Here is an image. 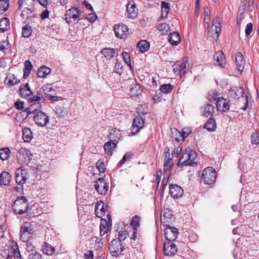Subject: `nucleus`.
Returning a JSON list of instances; mask_svg holds the SVG:
<instances>
[{
	"mask_svg": "<svg viewBox=\"0 0 259 259\" xmlns=\"http://www.w3.org/2000/svg\"><path fill=\"white\" fill-rule=\"evenodd\" d=\"M169 10V4L163 2L161 3V17L163 18H166Z\"/></svg>",
	"mask_w": 259,
	"mask_h": 259,
	"instance_id": "nucleus-43",
	"label": "nucleus"
},
{
	"mask_svg": "<svg viewBox=\"0 0 259 259\" xmlns=\"http://www.w3.org/2000/svg\"><path fill=\"white\" fill-rule=\"evenodd\" d=\"M95 189L100 194H105L108 190V185L103 178H99L94 185Z\"/></svg>",
	"mask_w": 259,
	"mask_h": 259,
	"instance_id": "nucleus-15",
	"label": "nucleus"
},
{
	"mask_svg": "<svg viewBox=\"0 0 259 259\" xmlns=\"http://www.w3.org/2000/svg\"><path fill=\"white\" fill-rule=\"evenodd\" d=\"M235 59L237 69L241 73L244 70L245 63L243 55L241 53L238 52L236 55Z\"/></svg>",
	"mask_w": 259,
	"mask_h": 259,
	"instance_id": "nucleus-24",
	"label": "nucleus"
},
{
	"mask_svg": "<svg viewBox=\"0 0 259 259\" xmlns=\"http://www.w3.org/2000/svg\"><path fill=\"white\" fill-rule=\"evenodd\" d=\"M187 151H188L189 155V157L190 158V161H193L197 157L196 152L195 151L191 150L190 148H187Z\"/></svg>",
	"mask_w": 259,
	"mask_h": 259,
	"instance_id": "nucleus-60",
	"label": "nucleus"
},
{
	"mask_svg": "<svg viewBox=\"0 0 259 259\" xmlns=\"http://www.w3.org/2000/svg\"><path fill=\"white\" fill-rule=\"evenodd\" d=\"M114 72L119 75L123 73V65L121 62H117L114 66Z\"/></svg>",
	"mask_w": 259,
	"mask_h": 259,
	"instance_id": "nucleus-58",
	"label": "nucleus"
},
{
	"mask_svg": "<svg viewBox=\"0 0 259 259\" xmlns=\"http://www.w3.org/2000/svg\"><path fill=\"white\" fill-rule=\"evenodd\" d=\"M13 209L16 214H23L25 213L28 208L27 199L24 196H19L14 201Z\"/></svg>",
	"mask_w": 259,
	"mask_h": 259,
	"instance_id": "nucleus-1",
	"label": "nucleus"
},
{
	"mask_svg": "<svg viewBox=\"0 0 259 259\" xmlns=\"http://www.w3.org/2000/svg\"><path fill=\"white\" fill-rule=\"evenodd\" d=\"M32 11L28 8H25L22 11L21 14V16L24 20V23H29V22L32 21Z\"/></svg>",
	"mask_w": 259,
	"mask_h": 259,
	"instance_id": "nucleus-26",
	"label": "nucleus"
},
{
	"mask_svg": "<svg viewBox=\"0 0 259 259\" xmlns=\"http://www.w3.org/2000/svg\"><path fill=\"white\" fill-rule=\"evenodd\" d=\"M204 128L209 132H213L216 129V122L213 118L210 117L205 123Z\"/></svg>",
	"mask_w": 259,
	"mask_h": 259,
	"instance_id": "nucleus-38",
	"label": "nucleus"
},
{
	"mask_svg": "<svg viewBox=\"0 0 259 259\" xmlns=\"http://www.w3.org/2000/svg\"><path fill=\"white\" fill-rule=\"evenodd\" d=\"M213 60L216 65L224 68L226 64V60L223 51H219L213 56Z\"/></svg>",
	"mask_w": 259,
	"mask_h": 259,
	"instance_id": "nucleus-19",
	"label": "nucleus"
},
{
	"mask_svg": "<svg viewBox=\"0 0 259 259\" xmlns=\"http://www.w3.org/2000/svg\"><path fill=\"white\" fill-rule=\"evenodd\" d=\"M172 166V160H164V172H166L167 171H169Z\"/></svg>",
	"mask_w": 259,
	"mask_h": 259,
	"instance_id": "nucleus-61",
	"label": "nucleus"
},
{
	"mask_svg": "<svg viewBox=\"0 0 259 259\" xmlns=\"http://www.w3.org/2000/svg\"><path fill=\"white\" fill-rule=\"evenodd\" d=\"M230 97L235 100H238L240 98H244L245 99V106L242 108L245 110L248 106V97L244 95V89L242 88L234 87L230 90Z\"/></svg>",
	"mask_w": 259,
	"mask_h": 259,
	"instance_id": "nucleus-8",
	"label": "nucleus"
},
{
	"mask_svg": "<svg viewBox=\"0 0 259 259\" xmlns=\"http://www.w3.org/2000/svg\"><path fill=\"white\" fill-rule=\"evenodd\" d=\"M163 251L165 255L170 256L176 254L178 249L176 244L171 241H167L164 243Z\"/></svg>",
	"mask_w": 259,
	"mask_h": 259,
	"instance_id": "nucleus-14",
	"label": "nucleus"
},
{
	"mask_svg": "<svg viewBox=\"0 0 259 259\" xmlns=\"http://www.w3.org/2000/svg\"><path fill=\"white\" fill-rule=\"evenodd\" d=\"M181 132L176 128H173L171 130V137L175 139L178 142H181Z\"/></svg>",
	"mask_w": 259,
	"mask_h": 259,
	"instance_id": "nucleus-49",
	"label": "nucleus"
},
{
	"mask_svg": "<svg viewBox=\"0 0 259 259\" xmlns=\"http://www.w3.org/2000/svg\"><path fill=\"white\" fill-rule=\"evenodd\" d=\"M96 166L100 173L104 172L105 171V164L103 160H99L96 164Z\"/></svg>",
	"mask_w": 259,
	"mask_h": 259,
	"instance_id": "nucleus-57",
	"label": "nucleus"
},
{
	"mask_svg": "<svg viewBox=\"0 0 259 259\" xmlns=\"http://www.w3.org/2000/svg\"><path fill=\"white\" fill-rule=\"evenodd\" d=\"M32 68V66L31 62L29 60L26 61L24 63V74L23 77L25 79L28 77L30 73Z\"/></svg>",
	"mask_w": 259,
	"mask_h": 259,
	"instance_id": "nucleus-44",
	"label": "nucleus"
},
{
	"mask_svg": "<svg viewBox=\"0 0 259 259\" xmlns=\"http://www.w3.org/2000/svg\"><path fill=\"white\" fill-rule=\"evenodd\" d=\"M22 138L25 142H30L32 139V132L28 127L23 129Z\"/></svg>",
	"mask_w": 259,
	"mask_h": 259,
	"instance_id": "nucleus-36",
	"label": "nucleus"
},
{
	"mask_svg": "<svg viewBox=\"0 0 259 259\" xmlns=\"http://www.w3.org/2000/svg\"><path fill=\"white\" fill-rule=\"evenodd\" d=\"M24 102L23 101L21 102H16L14 104V106L18 110H23L22 113L23 116H25V118H26L29 114H31L32 112L30 111L29 108H25L23 109Z\"/></svg>",
	"mask_w": 259,
	"mask_h": 259,
	"instance_id": "nucleus-34",
	"label": "nucleus"
},
{
	"mask_svg": "<svg viewBox=\"0 0 259 259\" xmlns=\"http://www.w3.org/2000/svg\"><path fill=\"white\" fill-rule=\"evenodd\" d=\"M126 11L128 17L130 18H135L138 14V10L135 3L133 2H130L126 5Z\"/></svg>",
	"mask_w": 259,
	"mask_h": 259,
	"instance_id": "nucleus-23",
	"label": "nucleus"
},
{
	"mask_svg": "<svg viewBox=\"0 0 259 259\" xmlns=\"http://www.w3.org/2000/svg\"><path fill=\"white\" fill-rule=\"evenodd\" d=\"M20 80L18 79L14 74L9 73L8 74L5 80L6 85L13 86L18 84Z\"/></svg>",
	"mask_w": 259,
	"mask_h": 259,
	"instance_id": "nucleus-25",
	"label": "nucleus"
},
{
	"mask_svg": "<svg viewBox=\"0 0 259 259\" xmlns=\"http://www.w3.org/2000/svg\"><path fill=\"white\" fill-rule=\"evenodd\" d=\"M178 230L176 228L167 227L164 230V237L168 241H173L176 239Z\"/></svg>",
	"mask_w": 259,
	"mask_h": 259,
	"instance_id": "nucleus-18",
	"label": "nucleus"
},
{
	"mask_svg": "<svg viewBox=\"0 0 259 259\" xmlns=\"http://www.w3.org/2000/svg\"><path fill=\"white\" fill-rule=\"evenodd\" d=\"M116 147V143L111 141L106 142L104 145V149L105 152L108 154L111 155L113 153V150Z\"/></svg>",
	"mask_w": 259,
	"mask_h": 259,
	"instance_id": "nucleus-30",
	"label": "nucleus"
},
{
	"mask_svg": "<svg viewBox=\"0 0 259 259\" xmlns=\"http://www.w3.org/2000/svg\"><path fill=\"white\" fill-rule=\"evenodd\" d=\"M33 120L36 125L39 126H45L49 121V117L46 113L41 111H33Z\"/></svg>",
	"mask_w": 259,
	"mask_h": 259,
	"instance_id": "nucleus-9",
	"label": "nucleus"
},
{
	"mask_svg": "<svg viewBox=\"0 0 259 259\" xmlns=\"http://www.w3.org/2000/svg\"><path fill=\"white\" fill-rule=\"evenodd\" d=\"M17 160L21 164L28 165L30 163L32 153L30 150L26 148H21L16 155Z\"/></svg>",
	"mask_w": 259,
	"mask_h": 259,
	"instance_id": "nucleus-3",
	"label": "nucleus"
},
{
	"mask_svg": "<svg viewBox=\"0 0 259 259\" xmlns=\"http://www.w3.org/2000/svg\"><path fill=\"white\" fill-rule=\"evenodd\" d=\"M253 29V25L251 23H249L247 24L246 27L245 28V36H248L250 35Z\"/></svg>",
	"mask_w": 259,
	"mask_h": 259,
	"instance_id": "nucleus-64",
	"label": "nucleus"
},
{
	"mask_svg": "<svg viewBox=\"0 0 259 259\" xmlns=\"http://www.w3.org/2000/svg\"><path fill=\"white\" fill-rule=\"evenodd\" d=\"M113 29L116 37L121 39H125L128 37L130 34L129 30L125 24H115Z\"/></svg>",
	"mask_w": 259,
	"mask_h": 259,
	"instance_id": "nucleus-6",
	"label": "nucleus"
},
{
	"mask_svg": "<svg viewBox=\"0 0 259 259\" xmlns=\"http://www.w3.org/2000/svg\"><path fill=\"white\" fill-rule=\"evenodd\" d=\"M141 217L139 215L133 217L130 226L133 230H137L140 226Z\"/></svg>",
	"mask_w": 259,
	"mask_h": 259,
	"instance_id": "nucleus-45",
	"label": "nucleus"
},
{
	"mask_svg": "<svg viewBox=\"0 0 259 259\" xmlns=\"http://www.w3.org/2000/svg\"><path fill=\"white\" fill-rule=\"evenodd\" d=\"M81 15V12L77 8L72 7L68 9L65 14V20L67 23L77 21Z\"/></svg>",
	"mask_w": 259,
	"mask_h": 259,
	"instance_id": "nucleus-10",
	"label": "nucleus"
},
{
	"mask_svg": "<svg viewBox=\"0 0 259 259\" xmlns=\"http://www.w3.org/2000/svg\"><path fill=\"white\" fill-rule=\"evenodd\" d=\"M218 95L216 92H212L211 93H210L208 95V99L210 102H213L218 100Z\"/></svg>",
	"mask_w": 259,
	"mask_h": 259,
	"instance_id": "nucleus-63",
	"label": "nucleus"
},
{
	"mask_svg": "<svg viewBox=\"0 0 259 259\" xmlns=\"http://www.w3.org/2000/svg\"><path fill=\"white\" fill-rule=\"evenodd\" d=\"M141 93V88L140 85L135 84V85L131 89L130 93L132 96H138Z\"/></svg>",
	"mask_w": 259,
	"mask_h": 259,
	"instance_id": "nucleus-52",
	"label": "nucleus"
},
{
	"mask_svg": "<svg viewBox=\"0 0 259 259\" xmlns=\"http://www.w3.org/2000/svg\"><path fill=\"white\" fill-rule=\"evenodd\" d=\"M181 41L180 34L177 32H173L168 36V41L173 46L178 45Z\"/></svg>",
	"mask_w": 259,
	"mask_h": 259,
	"instance_id": "nucleus-31",
	"label": "nucleus"
},
{
	"mask_svg": "<svg viewBox=\"0 0 259 259\" xmlns=\"http://www.w3.org/2000/svg\"><path fill=\"white\" fill-rule=\"evenodd\" d=\"M11 176L7 171H3L0 175V186L7 185L11 180Z\"/></svg>",
	"mask_w": 259,
	"mask_h": 259,
	"instance_id": "nucleus-35",
	"label": "nucleus"
},
{
	"mask_svg": "<svg viewBox=\"0 0 259 259\" xmlns=\"http://www.w3.org/2000/svg\"><path fill=\"white\" fill-rule=\"evenodd\" d=\"M109 249L110 253L113 256H118L121 254L124 250V246L121 243L120 241L117 239H113L109 245Z\"/></svg>",
	"mask_w": 259,
	"mask_h": 259,
	"instance_id": "nucleus-7",
	"label": "nucleus"
},
{
	"mask_svg": "<svg viewBox=\"0 0 259 259\" xmlns=\"http://www.w3.org/2000/svg\"><path fill=\"white\" fill-rule=\"evenodd\" d=\"M215 104L218 111L225 112L229 109L228 102L222 97L218 98Z\"/></svg>",
	"mask_w": 259,
	"mask_h": 259,
	"instance_id": "nucleus-22",
	"label": "nucleus"
},
{
	"mask_svg": "<svg viewBox=\"0 0 259 259\" xmlns=\"http://www.w3.org/2000/svg\"><path fill=\"white\" fill-rule=\"evenodd\" d=\"M132 156L133 154L131 153H126L123 156L122 159L118 163V167H121L125 161L129 160L132 158Z\"/></svg>",
	"mask_w": 259,
	"mask_h": 259,
	"instance_id": "nucleus-54",
	"label": "nucleus"
},
{
	"mask_svg": "<svg viewBox=\"0 0 259 259\" xmlns=\"http://www.w3.org/2000/svg\"><path fill=\"white\" fill-rule=\"evenodd\" d=\"M10 150L8 148L0 149V158L2 160H6L10 156Z\"/></svg>",
	"mask_w": 259,
	"mask_h": 259,
	"instance_id": "nucleus-47",
	"label": "nucleus"
},
{
	"mask_svg": "<svg viewBox=\"0 0 259 259\" xmlns=\"http://www.w3.org/2000/svg\"><path fill=\"white\" fill-rule=\"evenodd\" d=\"M128 236V233L126 230L120 231L118 233V237L117 240L120 241L121 242L122 241H124Z\"/></svg>",
	"mask_w": 259,
	"mask_h": 259,
	"instance_id": "nucleus-55",
	"label": "nucleus"
},
{
	"mask_svg": "<svg viewBox=\"0 0 259 259\" xmlns=\"http://www.w3.org/2000/svg\"><path fill=\"white\" fill-rule=\"evenodd\" d=\"M157 28L161 32L162 35H166L170 31L169 25L165 23H159L157 26Z\"/></svg>",
	"mask_w": 259,
	"mask_h": 259,
	"instance_id": "nucleus-41",
	"label": "nucleus"
},
{
	"mask_svg": "<svg viewBox=\"0 0 259 259\" xmlns=\"http://www.w3.org/2000/svg\"><path fill=\"white\" fill-rule=\"evenodd\" d=\"M10 47V44L7 40H3L0 41V51L5 52L8 50Z\"/></svg>",
	"mask_w": 259,
	"mask_h": 259,
	"instance_id": "nucleus-59",
	"label": "nucleus"
},
{
	"mask_svg": "<svg viewBox=\"0 0 259 259\" xmlns=\"http://www.w3.org/2000/svg\"><path fill=\"white\" fill-rule=\"evenodd\" d=\"M20 94L22 97L26 98L28 97L32 91L28 83H26L25 85H22L19 88Z\"/></svg>",
	"mask_w": 259,
	"mask_h": 259,
	"instance_id": "nucleus-29",
	"label": "nucleus"
},
{
	"mask_svg": "<svg viewBox=\"0 0 259 259\" xmlns=\"http://www.w3.org/2000/svg\"><path fill=\"white\" fill-rule=\"evenodd\" d=\"M44 102V100L41 97L33 95V111L39 112L41 107V103Z\"/></svg>",
	"mask_w": 259,
	"mask_h": 259,
	"instance_id": "nucleus-28",
	"label": "nucleus"
},
{
	"mask_svg": "<svg viewBox=\"0 0 259 259\" xmlns=\"http://www.w3.org/2000/svg\"><path fill=\"white\" fill-rule=\"evenodd\" d=\"M189 153L188 151H187V148H186L185 150L183 152V154L181 157L179 159L178 165H184L185 166L190 165L192 166H195L197 165V163L194 161H190V158L189 157Z\"/></svg>",
	"mask_w": 259,
	"mask_h": 259,
	"instance_id": "nucleus-17",
	"label": "nucleus"
},
{
	"mask_svg": "<svg viewBox=\"0 0 259 259\" xmlns=\"http://www.w3.org/2000/svg\"><path fill=\"white\" fill-rule=\"evenodd\" d=\"M221 21L220 17H216L213 20V23L211 26L210 33L211 37L216 41L219 38L221 32Z\"/></svg>",
	"mask_w": 259,
	"mask_h": 259,
	"instance_id": "nucleus-11",
	"label": "nucleus"
},
{
	"mask_svg": "<svg viewBox=\"0 0 259 259\" xmlns=\"http://www.w3.org/2000/svg\"><path fill=\"white\" fill-rule=\"evenodd\" d=\"M214 110V107L212 105L207 104L205 107L203 114L205 116H208L211 115L213 113Z\"/></svg>",
	"mask_w": 259,
	"mask_h": 259,
	"instance_id": "nucleus-53",
	"label": "nucleus"
},
{
	"mask_svg": "<svg viewBox=\"0 0 259 259\" xmlns=\"http://www.w3.org/2000/svg\"><path fill=\"white\" fill-rule=\"evenodd\" d=\"M10 28V22L8 18L4 17L0 20V30L5 32Z\"/></svg>",
	"mask_w": 259,
	"mask_h": 259,
	"instance_id": "nucleus-40",
	"label": "nucleus"
},
{
	"mask_svg": "<svg viewBox=\"0 0 259 259\" xmlns=\"http://www.w3.org/2000/svg\"><path fill=\"white\" fill-rule=\"evenodd\" d=\"M244 12V9H241V8L239 9L238 15L237 16V20H236V23H237V25H238V26L240 25L241 20L243 18V15Z\"/></svg>",
	"mask_w": 259,
	"mask_h": 259,
	"instance_id": "nucleus-62",
	"label": "nucleus"
},
{
	"mask_svg": "<svg viewBox=\"0 0 259 259\" xmlns=\"http://www.w3.org/2000/svg\"><path fill=\"white\" fill-rule=\"evenodd\" d=\"M108 221L105 219H101L100 226L101 236L105 235L111 229V219L109 215H108Z\"/></svg>",
	"mask_w": 259,
	"mask_h": 259,
	"instance_id": "nucleus-16",
	"label": "nucleus"
},
{
	"mask_svg": "<svg viewBox=\"0 0 259 259\" xmlns=\"http://www.w3.org/2000/svg\"><path fill=\"white\" fill-rule=\"evenodd\" d=\"M137 112L139 116L145 115L148 113V109L146 105H139L137 108Z\"/></svg>",
	"mask_w": 259,
	"mask_h": 259,
	"instance_id": "nucleus-51",
	"label": "nucleus"
},
{
	"mask_svg": "<svg viewBox=\"0 0 259 259\" xmlns=\"http://www.w3.org/2000/svg\"><path fill=\"white\" fill-rule=\"evenodd\" d=\"M42 250L43 252L48 255H52L55 253V248L47 243H45L42 246Z\"/></svg>",
	"mask_w": 259,
	"mask_h": 259,
	"instance_id": "nucleus-42",
	"label": "nucleus"
},
{
	"mask_svg": "<svg viewBox=\"0 0 259 259\" xmlns=\"http://www.w3.org/2000/svg\"><path fill=\"white\" fill-rule=\"evenodd\" d=\"M174 89V87L170 83L164 84L160 86V90L164 94L170 93Z\"/></svg>",
	"mask_w": 259,
	"mask_h": 259,
	"instance_id": "nucleus-48",
	"label": "nucleus"
},
{
	"mask_svg": "<svg viewBox=\"0 0 259 259\" xmlns=\"http://www.w3.org/2000/svg\"><path fill=\"white\" fill-rule=\"evenodd\" d=\"M122 137L121 131L115 128L110 131L108 138L111 141L116 143L121 140Z\"/></svg>",
	"mask_w": 259,
	"mask_h": 259,
	"instance_id": "nucleus-21",
	"label": "nucleus"
},
{
	"mask_svg": "<svg viewBox=\"0 0 259 259\" xmlns=\"http://www.w3.org/2000/svg\"><path fill=\"white\" fill-rule=\"evenodd\" d=\"M137 50L142 52L147 51L150 48V44L146 40H141L137 45Z\"/></svg>",
	"mask_w": 259,
	"mask_h": 259,
	"instance_id": "nucleus-33",
	"label": "nucleus"
},
{
	"mask_svg": "<svg viewBox=\"0 0 259 259\" xmlns=\"http://www.w3.org/2000/svg\"><path fill=\"white\" fill-rule=\"evenodd\" d=\"M51 70L50 68L42 66L37 70V76L39 78H45L51 73Z\"/></svg>",
	"mask_w": 259,
	"mask_h": 259,
	"instance_id": "nucleus-37",
	"label": "nucleus"
},
{
	"mask_svg": "<svg viewBox=\"0 0 259 259\" xmlns=\"http://www.w3.org/2000/svg\"><path fill=\"white\" fill-rule=\"evenodd\" d=\"M188 58H185L183 62H177L173 65V71L177 75L182 76L185 75L189 70Z\"/></svg>",
	"mask_w": 259,
	"mask_h": 259,
	"instance_id": "nucleus-5",
	"label": "nucleus"
},
{
	"mask_svg": "<svg viewBox=\"0 0 259 259\" xmlns=\"http://www.w3.org/2000/svg\"><path fill=\"white\" fill-rule=\"evenodd\" d=\"M122 57L125 63L132 69L131 58L128 53L125 52H123L122 53Z\"/></svg>",
	"mask_w": 259,
	"mask_h": 259,
	"instance_id": "nucleus-56",
	"label": "nucleus"
},
{
	"mask_svg": "<svg viewBox=\"0 0 259 259\" xmlns=\"http://www.w3.org/2000/svg\"><path fill=\"white\" fill-rule=\"evenodd\" d=\"M201 180L205 184L210 185L214 183L217 178V173L212 167H206L201 175Z\"/></svg>",
	"mask_w": 259,
	"mask_h": 259,
	"instance_id": "nucleus-2",
	"label": "nucleus"
},
{
	"mask_svg": "<svg viewBox=\"0 0 259 259\" xmlns=\"http://www.w3.org/2000/svg\"><path fill=\"white\" fill-rule=\"evenodd\" d=\"M9 6V0H0V14L6 12Z\"/></svg>",
	"mask_w": 259,
	"mask_h": 259,
	"instance_id": "nucleus-50",
	"label": "nucleus"
},
{
	"mask_svg": "<svg viewBox=\"0 0 259 259\" xmlns=\"http://www.w3.org/2000/svg\"><path fill=\"white\" fill-rule=\"evenodd\" d=\"M11 253L14 259H20L21 258L17 244L15 242L12 243Z\"/></svg>",
	"mask_w": 259,
	"mask_h": 259,
	"instance_id": "nucleus-39",
	"label": "nucleus"
},
{
	"mask_svg": "<svg viewBox=\"0 0 259 259\" xmlns=\"http://www.w3.org/2000/svg\"><path fill=\"white\" fill-rule=\"evenodd\" d=\"M144 123V119L141 116H136L133 120L131 127L132 134L133 135H136L142 128Z\"/></svg>",
	"mask_w": 259,
	"mask_h": 259,
	"instance_id": "nucleus-13",
	"label": "nucleus"
},
{
	"mask_svg": "<svg viewBox=\"0 0 259 259\" xmlns=\"http://www.w3.org/2000/svg\"><path fill=\"white\" fill-rule=\"evenodd\" d=\"M170 193L174 198L181 197L184 193V190L182 187L178 185H171L169 186Z\"/></svg>",
	"mask_w": 259,
	"mask_h": 259,
	"instance_id": "nucleus-20",
	"label": "nucleus"
},
{
	"mask_svg": "<svg viewBox=\"0 0 259 259\" xmlns=\"http://www.w3.org/2000/svg\"><path fill=\"white\" fill-rule=\"evenodd\" d=\"M101 53L107 60H110L115 55H117L114 49L109 48H104L102 50Z\"/></svg>",
	"mask_w": 259,
	"mask_h": 259,
	"instance_id": "nucleus-32",
	"label": "nucleus"
},
{
	"mask_svg": "<svg viewBox=\"0 0 259 259\" xmlns=\"http://www.w3.org/2000/svg\"><path fill=\"white\" fill-rule=\"evenodd\" d=\"M32 237V228L29 222H24L20 231V239L24 242H28Z\"/></svg>",
	"mask_w": 259,
	"mask_h": 259,
	"instance_id": "nucleus-4",
	"label": "nucleus"
},
{
	"mask_svg": "<svg viewBox=\"0 0 259 259\" xmlns=\"http://www.w3.org/2000/svg\"><path fill=\"white\" fill-rule=\"evenodd\" d=\"M239 8L252 12L254 9V0H242Z\"/></svg>",
	"mask_w": 259,
	"mask_h": 259,
	"instance_id": "nucleus-27",
	"label": "nucleus"
},
{
	"mask_svg": "<svg viewBox=\"0 0 259 259\" xmlns=\"http://www.w3.org/2000/svg\"><path fill=\"white\" fill-rule=\"evenodd\" d=\"M28 177L26 170L21 167L17 168L15 172V181L18 185H23Z\"/></svg>",
	"mask_w": 259,
	"mask_h": 259,
	"instance_id": "nucleus-12",
	"label": "nucleus"
},
{
	"mask_svg": "<svg viewBox=\"0 0 259 259\" xmlns=\"http://www.w3.org/2000/svg\"><path fill=\"white\" fill-rule=\"evenodd\" d=\"M31 26H30L29 23H28L22 28V35L24 37L27 38L31 35Z\"/></svg>",
	"mask_w": 259,
	"mask_h": 259,
	"instance_id": "nucleus-46",
	"label": "nucleus"
}]
</instances>
